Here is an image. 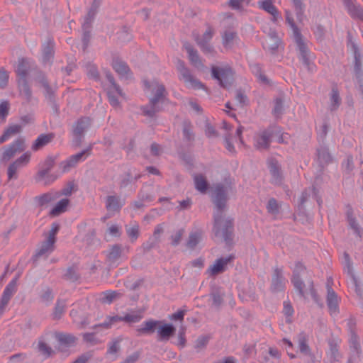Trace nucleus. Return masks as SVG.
<instances>
[{"mask_svg":"<svg viewBox=\"0 0 363 363\" xmlns=\"http://www.w3.org/2000/svg\"><path fill=\"white\" fill-rule=\"evenodd\" d=\"M236 33L232 30H225L222 35V43L225 48H230L237 42Z\"/></svg>","mask_w":363,"mask_h":363,"instance_id":"26","label":"nucleus"},{"mask_svg":"<svg viewBox=\"0 0 363 363\" xmlns=\"http://www.w3.org/2000/svg\"><path fill=\"white\" fill-rule=\"evenodd\" d=\"M185 342H186L185 333H184V331L182 330L179 333L177 345L179 346L183 347L185 345Z\"/></svg>","mask_w":363,"mask_h":363,"instance_id":"63","label":"nucleus"},{"mask_svg":"<svg viewBox=\"0 0 363 363\" xmlns=\"http://www.w3.org/2000/svg\"><path fill=\"white\" fill-rule=\"evenodd\" d=\"M120 342L121 339H116L113 341L108 347V353L110 354H116L120 349Z\"/></svg>","mask_w":363,"mask_h":363,"instance_id":"52","label":"nucleus"},{"mask_svg":"<svg viewBox=\"0 0 363 363\" xmlns=\"http://www.w3.org/2000/svg\"><path fill=\"white\" fill-rule=\"evenodd\" d=\"M267 208L269 213H276L278 212L279 205L275 199H272L269 201Z\"/></svg>","mask_w":363,"mask_h":363,"instance_id":"54","label":"nucleus"},{"mask_svg":"<svg viewBox=\"0 0 363 363\" xmlns=\"http://www.w3.org/2000/svg\"><path fill=\"white\" fill-rule=\"evenodd\" d=\"M308 338L305 334H299L298 342V348L301 353H302L306 357H308L310 358L311 363H315V357L311 353V350L308 345Z\"/></svg>","mask_w":363,"mask_h":363,"instance_id":"18","label":"nucleus"},{"mask_svg":"<svg viewBox=\"0 0 363 363\" xmlns=\"http://www.w3.org/2000/svg\"><path fill=\"white\" fill-rule=\"evenodd\" d=\"M212 75L224 88H228L233 79V71L229 67H213Z\"/></svg>","mask_w":363,"mask_h":363,"instance_id":"6","label":"nucleus"},{"mask_svg":"<svg viewBox=\"0 0 363 363\" xmlns=\"http://www.w3.org/2000/svg\"><path fill=\"white\" fill-rule=\"evenodd\" d=\"M285 284V280L282 277V272L281 269H275L272 277V287L274 290H280L283 288Z\"/></svg>","mask_w":363,"mask_h":363,"instance_id":"30","label":"nucleus"},{"mask_svg":"<svg viewBox=\"0 0 363 363\" xmlns=\"http://www.w3.org/2000/svg\"><path fill=\"white\" fill-rule=\"evenodd\" d=\"M208 341V338L207 337H200L196 341L195 347L198 349L203 348L205 347Z\"/></svg>","mask_w":363,"mask_h":363,"instance_id":"59","label":"nucleus"},{"mask_svg":"<svg viewBox=\"0 0 363 363\" xmlns=\"http://www.w3.org/2000/svg\"><path fill=\"white\" fill-rule=\"evenodd\" d=\"M113 67L121 77H128L130 69L125 62L116 60L113 62Z\"/></svg>","mask_w":363,"mask_h":363,"instance_id":"31","label":"nucleus"},{"mask_svg":"<svg viewBox=\"0 0 363 363\" xmlns=\"http://www.w3.org/2000/svg\"><path fill=\"white\" fill-rule=\"evenodd\" d=\"M333 162V157L331 156L329 150L326 147H323L319 150V164L322 167L328 165Z\"/></svg>","mask_w":363,"mask_h":363,"instance_id":"34","label":"nucleus"},{"mask_svg":"<svg viewBox=\"0 0 363 363\" xmlns=\"http://www.w3.org/2000/svg\"><path fill=\"white\" fill-rule=\"evenodd\" d=\"M9 74L4 71H0V88H4L8 83Z\"/></svg>","mask_w":363,"mask_h":363,"instance_id":"56","label":"nucleus"},{"mask_svg":"<svg viewBox=\"0 0 363 363\" xmlns=\"http://www.w3.org/2000/svg\"><path fill=\"white\" fill-rule=\"evenodd\" d=\"M52 298V294L49 289L46 290L45 293L41 296L42 301L45 303L50 302Z\"/></svg>","mask_w":363,"mask_h":363,"instance_id":"62","label":"nucleus"},{"mask_svg":"<svg viewBox=\"0 0 363 363\" xmlns=\"http://www.w3.org/2000/svg\"><path fill=\"white\" fill-rule=\"evenodd\" d=\"M68 205L69 200L67 199L60 200L51 210L50 214L53 216H59L67 211Z\"/></svg>","mask_w":363,"mask_h":363,"instance_id":"32","label":"nucleus"},{"mask_svg":"<svg viewBox=\"0 0 363 363\" xmlns=\"http://www.w3.org/2000/svg\"><path fill=\"white\" fill-rule=\"evenodd\" d=\"M270 173L272 174V182L275 184L281 183V177L279 172V166L277 164H271L269 166Z\"/></svg>","mask_w":363,"mask_h":363,"instance_id":"40","label":"nucleus"},{"mask_svg":"<svg viewBox=\"0 0 363 363\" xmlns=\"http://www.w3.org/2000/svg\"><path fill=\"white\" fill-rule=\"evenodd\" d=\"M213 35V30L212 28L208 27L201 38H196L198 45L204 52H211L212 51V48L208 45V43L211 40Z\"/></svg>","mask_w":363,"mask_h":363,"instance_id":"17","label":"nucleus"},{"mask_svg":"<svg viewBox=\"0 0 363 363\" xmlns=\"http://www.w3.org/2000/svg\"><path fill=\"white\" fill-rule=\"evenodd\" d=\"M52 135L51 134H42L40 135L33 143L32 145V150L37 151L48 144L52 139Z\"/></svg>","mask_w":363,"mask_h":363,"instance_id":"28","label":"nucleus"},{"mask_svg":"<svg viewBox=\"0 0 363 363\" xmlns=\"http://www.w3.org/2000/svg\"><path fill=\"white\" fill-rule=\"evenodd\" d=\"M55 241L52 239H49L47 238L46 240L42 242L40 247L38 248L35 256L37 257H40L41 256H47L50 254L55 248Z\"/></svg>","mask_w":363,"mask_h":363,"instance_id":"21","label":"nucleus"},{"mask_svg":"<svg viewBox=\"0 0 363 363\" xmlns=\"http://www.w3.org/2000/svg\"><path fill=\"white\" fill-rule=\"evenodd\" d=\"M330 350L331 353V358L336 361L338 360L340 357V354L338 352L337 344L334 340H329Z\"/></svg>","mask_w":363,"mask_h":363,"instance_id":"45","label":"nucleus"},{"mask_svg":"<svg viewBox=\"0 0 363 363\" xmlns=\"http://www.w3.org/2000/svg\"><path fill=\"white\" fill-rule=\"evenodd\" d=\"M202 239V233L201 231L197 230L191 233L189 235V240L186 245L189 248H194Z\"/></svg>","mask_w":363,"mask_h":363,"instance_id":"37","label":"nucleus"},{"mask_svg":"<svg viewBox=\"0 0 363 363\" xmlns=\"http://www.w3.org/2000/svg\"><path fill=\"white\" fill-rule=\"evenodd\" d=\"M326 302L330 315L338 313V296L335 291H330V293H327Z\"/></svg>","mask_w":363,"mask_h":363,"instance_id":"19","label":"nucleus"},{"mask_svg":"<svg viewBox=\"0 0 363 363\" xmlns=\"http://www.w3.org/2000/svg\"><path fill=\"white\" fill-rule=\"evenodd\" d=\"M160 324L158 320H150L141 324L140 328H138V332L141 334L152 333L157 329V326Z\"/></svg>","mask_w":363,"mask_h":363,"instance_id":"25","label":"nucleus"},{"mask_svg":"<svg viewBox=\"0 0 363 363\" xmlns=\"http://www.w3.org/2000/svg\"><path fill=\"white\" fill-rule=\"evenodd\" d=\"M9 103L3 101L0 104V117L4 119L9 113Z\"/></svg>","mask_w":363,"mask_h":363,"instance_id":"55","label":"nucleus"},{"mask_svg":"<svg viewBox=\"0 0 363 363\" xmlns=\"http://www.w3.org/2000/svg\"><path fill=\"white\" fill-rule=\"evenodd\" d=\"M53 160L50 158H48L45 161L43 168L40 169L37 174V179L39 182H43L44 184H49L57 179L56 176L50 174L48 172L53 166Z\"/></svg>","mask_w":363,"mask_h":363,"instance_id":"11","label":"nucleus"},{"mask_svg":"<svg viewBox=\"0 0 363 363\" xmlns=\"http://www.w3.org/2000/svg\"><path fill=\"white\" fill-rule=\"evenodd\" d=\"M227 187L218 185L213 191V202L216 207L214 216L213 230L216 236H222L225 240L228 238L233 226L232 220L223 216V208L226 201Z\"/></svg>","mask_w":363,"mask_h":363,"instance_id":"1","label":"nucleus"},{"mask_svg":"<svg viewBox=\"0 0 363 363\" xmlns=\"http://www.w3.org/2000/svg\"><path fill=\"white\" fill-rule=\"evenodd\" d=\"M342 166L345 173L350 174L354 169L353 157L347 155L346 161L342 163Z\"/></svg>","mask_w":363,"mask_h":363,"instance_id":"44","label":"nucleus"},{"mask_svg":"<svg viewBox=\"0 0 363 363\" xmlns=\"http://www.w3.org/2000/svg\"><path fill=\"white\" fill-rule=\"evenodd\" d=\"M144 83L145 87L155 94L150 99L151 107L150 108L148 107L144 108V113L147 116H152L157 111L155 108L157 104L164 100L165 89L162 84L155 81L152 82L151 84H149L146 81H145Z\"/></svg>","mask_w":363,"mask_h":363,"instance_id":"4","label":"nucleus"},{"mask_svg":"<svg viewBox=\"0 0 363 363\" xmlns=\"http://www.w3.org/2000/svg\"><path fill=\"white\" fill-rule=\"evenodd\" d=\"M184 234V230L180 229L174 233L171 236V242L173 245H177L179 243Z\"/></svg>","mask_w":363,"mask_h":363,"instance_id":"49","label":"nucleus"},{"mask_svg":"<svg viewBox=\"0 0 363 363\" xmlns=\"http://www.w3.org/2000/svg\"><path fill=\"white\" fill-rule=\"evenodd\" d=\"M58 196L57 194L49 192L44 194L37 198V201L40 206H44L54 201Z\"/></svg>","mask_w":363,"mask_h":363,"instance_id":"41","label":"nucleus"},{"mask_svg":"<svg viewBox=\"0 0 363 363\" xmlns=\"http://www.w3.org/2000/svg\"><path fill=\"white\" fill-rule=\"evenodd\" d=\"M141 318L142 315L138 313L127 314L123 317L113 316L109 318L108 323H104L103 325L106 326V328H108L112 324L121 320H123L127 323H137L139 322L141 320Z\"/></svg>","mask_w":363,"mask_h":363,"instance_id":"16","label":"nucleus"},{"mask_svg":"<svg viewBox=\"0 0 363 363\" xmlns=\"http://www.w3.org/2000/svg\"><path fill=\"white\" fill-rule=\"evenodd\" d=\"M157 329L159 340H168L175 331L174 327L170 324L158 325Z\"/></svg>","mask_w":363,"mask_h":363,"instance_id":"20","label":"nucleus"},{"mask_svg":"<svg viewBox=\"0 0 363 363\" xmlns=\"http://www.w3.org/2000/svg\"><path fill=\"white\" fill-rule=\"evenodd\" d=\"M296 13V18L298 21H301V15H302V6L300 0H292Z\"/></svg>","mask_w":363,"mask_h":363,"instance_id":"53","label":"nucleus"},{"mask_svg":"<svg viewBox=\"0 0 363 363\" xmlns=\"http://www.w3.org/2000/svg\"><path fill=\"white\" fill-rule=\"evenodd\" d=\"M354 77L357 80L358 89L362 94V98L363 99V73L354 75Z\"/></svg>","mask_w":363,"mask_h":363,"instance_id":"58","label":"nucleus"},{"mask_svg":"<svg viewBox=\"0 0 363 363\" xmlns=\"http://www.w3.org/2000/svg\"><path fill=\"white\" fill-rule=\"evenodd\" d=\"M286 21L290 25L293 30V34L294 40L300 50V51L303 53H306V46L303 42L301 33L297 28V27L295 25L294 18L292 17L291 13L289 11H286Z\"/></svg>","mask_w":363,"mask_h":363,"instance_id":"12","label":"nucleus"},{"mask_svg":"<svg viewBox=\"0 0 363 363\" xmlns=\"http://www.w3.org/2000/svg\"><path fill=\"white\" fill-rule=\"evenodd\" d=\"M308 274L306 268L301 263H297L295 266L293 273V277L291 281L294 287L298 291L301 295L307 294L308 291L314 295L313 284L310 280L306 281V283H303L301 280V277H304Z\"/></svg>","mask_w":363,"mask_h":363,"instance_id":"3","label":"nucleus"},{"mask_svg":"<svg viewBox=\"0 0 363 363\" xmlns=\"http://www.w3.org/2000/svg\"><path fill=\"white\" fill-rule=\"evenodd\" d=\"M353 55H354V74H359L363 73L362 54L359 50L358 46L353 45Z\"/></svg>","mask_w":363,"mask_h":363,"instance_id":"24","label":"nucleus"},{"mask_svg":"<svg viewBox=\"0 0 363 363\" xmlns=\"http://www.w3.org/2000/svg\"><path fill=\"white\" fill-rule=\"evenodd\" d=\"M177 68L179 72V79L184 82L187 88L193 89H201L203 88V84L190 74L189 69L185 67L183 62L178 60Z\"/></svg>","mask_w":363,"mask_h":363,"instance_id":"5","label":"nucleus"},{"mask_svg":"<svg viewBox=\"0 0 363 363\" xmlns=\"http://www.w3.org/2000/svg\"><path fill=\"white\" fill-rule=\"evenodd\" d=\"M18 277L13 279L5 288L0 302V308L2 310L9 303L11 296L16 291Z\"/></svg>","mask_w":363,"mask_h":363,"instance_id":"14","label":"nucleus"},{"mask_svg":"<svg viewBox=\"0 0 363 363\" xmlns=\"http://www.w3.org/2000/svg\"><path fill=\"white\" fill-rule=\"evenodd\" d=\"M194 182L196 188L198 191H199L201 193H205L208 184L206 182V178L202 175H196L194 177Z\"/></svg>","mask_w":363,"mask_h":363,"instance_id":"39","label":"nucleus"},{"mask_svg":"<svg viewBox=\"0 0 363 363\" xmlns=\"http://www.w3.org/2000/svg\"><path fill=\"white\" fill-rule=\"evenodd\" d=\"M233 259V257H229L227 258H220L215 261V262L209 267L207 270V273L210 276H215L219 273L225 271L228 263Z\"/></svg>","mask_w":363,"mask_h":363,"instance_id":"15","label":"nucleus"},{"mask_svg":"<svg viewBox=\"0 0 363 363\" xmlns=\"http://www.w3.org/2000/svg\"><path fill=\"white\" fill-rule=\"evenodd\" d=\"M354 325V323H353V320L350 319V322H349V327L350 329V346L352 347H353L354 349V350H356L357 352L360 346H359V343L358 341V336L352 328Z\"/></svg>","mask_w":363,"mask_h":363,"instance_id":"35","label":"nucleus"},{"mask_svg":"<svg viewBox=\"0 0 363 363\" xmlns=\"http://www.w3.org/2000/svg\"><path fill=\"white\" fill-rule=\"evenodd\" d=\"M59 228H60V227L57 223H52L51 229L49 232L48 238L52 239V240L55 241V235H56L57 231L59 230Z\"/></svg>","mask_w":363,"mask_h":363,"instance_id":"57","label":"nucleus"},{"mask_svg":"<svg viewBox=\"0 0 363 363\" xmlns=\"http://www.w3.org/2000/svg\"><path fill=\"white\" fill-rule=\"evenodd\" d=\"M65 303L64 301H58L56 304L55 309L54 311V316L55 318H60L62 314L65 311Z\"/></svg>","mask_w":363,"mask_h":363,"instance_id":"48","label":"nucleus"},{"mask_svg":"<svg viewBox=\"0 0 363 363\" xmlns=\"http://www.w3.org/2000/svg\"><path fill=\"white\" fill-rule=\"evenodd\" d=\"M121 254V250L120 247H118L117 245L113 246L111 248V250L108 254V259L111 262H114L118 257H120Z\"/></svg>","mask_w":363,"mask_h":363,"instance_id":"43","label":"nucleus"},{"mask_svg":"<svg viewBox=\"0 0 363 363\" xmlns=\"http://www.w3.org/2000/svg\"><path fill=\"white\" fill-rule=\"evenodd\" d=\"M91 357V354L89 353L84 354L79 357L74 363H86L87 361Z\"/></svg>","mask_w":363,"mask_h":363,"instance_id":"64","label":"nucleus"},{"mask_svg":"<svg viewBox=\"0 0 363 363\" xmlns=\"http://www.w3.org/2000/svg\"><path fill=\"white\" fill-rule=\"evenodd\" d=\"M346 214L350 228L353 230L354 233L357 234V235L362 238V230L356 218L353 216L352 209L350 208Z\"/></svg>","mask_w":363,"mask_h":363,"instance_id":"23","label":"nucleus"},{"mask_svg":"<svg viewBox=\"0 0 363 363\" xmlns=\"http://www.w3.org/2000/svg\"><path fill=\"white\" fill-rule=\"evenodd\" d=\"M38 349L42 354L49 357L52 353V349L42 341L38 342Z\"/></svg>","mask_w":363,"mask_h":363,"instance_id":"51","label":"nucleus"},{"mask_svg":"<svg viewBox=\"0 0 363 363\" xmlns=\"http://www.w3.org/2000/svg\"><path fill=\"white\" fill-rule=\"evenodd\" d=\"M110 86L108 87V96L111 105L116 108L118 106V99L123 98V94L120 88L114 82L113 78L111 75H108Z\"/></svg>","mask_w":363,"mask_h":363,"instance_id":"9","label":"nucleus"},{"mask_svg":"<svg viewBox=\"0 0 363 363\" xmlns=\"http://www.w3.org/2000/svg\"><path fill=\"white\" fill-rule=\"evenodd\" d=\"M21 130V126L17 124L12 125L9 126L4 133L7 135V136L11 138V136L20 133Z\"/></svg>","mask_w":363,"mask_h":363,"instance_id":"47","label":"nucleus"},{"mask_svg":"<svg viewBox=\"0 0 363 363\" xmlns=\"http://www.w3.org/2000/svg\"><path fill=\"white\" fill-rule=\"evenodd\" d=\"M283 312L288 317H290L292 315V314L294 313V309L289 303H287V302L284 303Z\"/></svg>","mask_w":363,"mask_h":363,"instance_id":"60","label":"nucleus"},{"mask_svg":"<svg viewBox=\"0 0 363 363\" xmlns=\"http://www.w3.org/2000/svg\"><path fill=\"white\" fill-rule=\"evenodd\" d=\"M345 6L352 18H358L363 21V9L360 6L355 5L352 0Z\"/></svg>","mask_w":363,"mask_h":363,"instance_id":"22","label":"nucleus"},{"mask_svg":"<svg viewBox=\"0 0 363 363\" xmlns=\"http://www.w3.org/2000/svg\"><path fill=\"white\" fill-rule=\"evenodd\" d=\"M90 121L89 118H82L79 120L74 128V133L75 135H80L89 125Z\"/></svg>","mask_w":363,"mask_h":363,"instance_id":"42","label":"nucleus"},{"mask_svg":"<svg viewBox=\"0 0 363 363\" xmlns=\"http://www.w3.org/2000/svg\"><path fill=\"white\" fill-rule=\"evenodd\" d=\"M128 236L133 240H135L138 236L139 227L137 224L127 228L126 229Z\"/></svg>","mask_w":363,"mask_h":363,"instance_id":"50","label":"nucleus"},{"mask_svg":"<svg viewBox=\"0 0 363 363\" xmlns=\"http://www.w3.org/2000/svg\"><path fill=\"white\" fill-rule=\"evenodd\" d=\"M281 131L277 130L275 131L267 130L257 133L254 138L255 147L258 150L267 149L273 138H277V141L279 143H284V138H289L287 133H281L279 135Z\"/></svg>","mask_w":363,"mask_h":363,"instance_id":"2","label":"nucleus"},{"mask_svg":"<svg viewBox=\"0 0 363 363\" xmlns=\"http://www.w3.org/2000/svg\"><path fill=\"white\" fill-rule=\"evenodd\" d=\"M86 151H82L76 155H72L67 160L63 161L60 164V168L63 173L69 172L72 168L74 167L77 163L83 161L85 157Z\"/></svg>","mask_w":363,"mask_h":363,"instance_id":"13","label":"nucleus"},{"mask_svg":"<svg viewBox=\"0 0 363 363\" xmlns=\"http://www.w3.org/2000/svg\"><path fill=\"white\" fill-rule=\"evenodd\" d=\"M59 340L65 343L69 344L74 342V338L72 336L67 335H60Z\"/></svg>","mask_w":363,"mask_h":363,"instance_id":"61","label":"nucleus"},{"mask_svg":"<svg viewBox=\"0 0 363 363\" xmlns=\"http://www.w3.org/2000/svg\"><path fill=\"white\" fill-rule=\"evenodd\" d=\"M262 45L266 50H274L279 47V39L274 36H270L263 41Z\"/></svg>","mask_w":363,"mask_h":363,"instance_id":"36","label":"nucleus"},{"mask_svg":"<svg viewBox=\"0 0 363 363\" xmlns=\"http://www.w3.org/2000/svg\"><path fill=\"white\" fill-rule=\"evenodd\" d=\"M123 204V201H121L114 196H108L106 200V208L110 212L118 211Z\"/></svg>","mask_w":363,"mask_h":363,"instance_id":"29","label":"nucleus"},{"mask_svg":"<svg viewBox=\"0 0 363 363\" xmlns=\"http://www.w3.org/2000/svg\"><path fill=\"white\" fill-rule=\"evenodd\" d=\"M120 295V293L116 291H108L104 293L103 301L105 303H110L113 300L117 298Z\"/></svg>","mask_w":363,"mask_h":363,"instance_id":"46","label":"nucleus"},{"mask_svg":"<svg viewBox=\"0 0 363 363\" xmlns=\"http://www.w3.org/2000/svg\"><path fill=\"white\" fill-rule=\"evenodd\" d=\"M343 257L345 259V270L352 279H355L356 276L353 272L352 262L350 259V255L347 252H345L343 253Z\"/></svg>","mask_w":363,"mask_h":363,"instance_id":"38","label":"nucleus"},{"mask_svg":"<svg viewBox=\"0 0 363 363\" xmlns=\"http://www.w3.org/2000/svg\"><path fill=\"white\" fill-rule=\"evenodd\" d=\"M16 72L18 77V82L21 94L23 95L26 98H29L30 92L25 79L27 72L23 60L19 62Z\"/></svg>","mask_w":363,"mask_h":363,"instance_id":"10","label":"nucleus"},{"mask_svg":"<svg viewBox=\"0 0 363 363\" xmlns=\"http://www.w3.org/2000/svg\"><path fill=\"white\" fill-rule=\"evenodd\" d=\"M26 147V143L23 138L16 139L12 143L4 148L1 157L2 161H9L17 153L24 151Z\"/></svg>","mask_w":363,"mask_h":363,"instance_id":"7","label":"nucleus"},{"mask_svg":"<svg viewBox=\"0 0 363 363\" xmlns=\"http://www.w3.org/2000/svg\"><path fill=\"white\" fill-rule=\"evenodd\" d=\"M31 159V152L29 151L25 152L16 160H14L8 167V177L9 179L16 178L18 169L27 166Z\"/></svg>","mask_w":363,"mask_h":363,"instance_id":"8","label":"nucleus"},{"mask_svg":"<svg viewBox=\"0 0 363 363\" xmlns=\"http://www.w3.org/2000/svg\"><path fill=\"white\" fill-rule=\"evenodd\" d=\"M330 100V110L331 111H336L341 104V99L340 97L339 91L336 85H334L332 87Z\"/></svg>","mask_w":363,"mask_h":363,"instance_id":"27","label":"nucleus"},{"mask_svg":"<svg viewBox=\"0 0 363 363\" xmlns=\"http://www.w3.org/2000/svg\"><path fill=\"white\" fill-rule=\"evenodd\" d=\"M184 47L189 54V58L191 64L196 67H199L200 65H202L197 52L190 45H185Z\"/></svg>","mask_w":363,"mask_h":363,"instance_id":"33","label":"nucleus"}]
</instances>
